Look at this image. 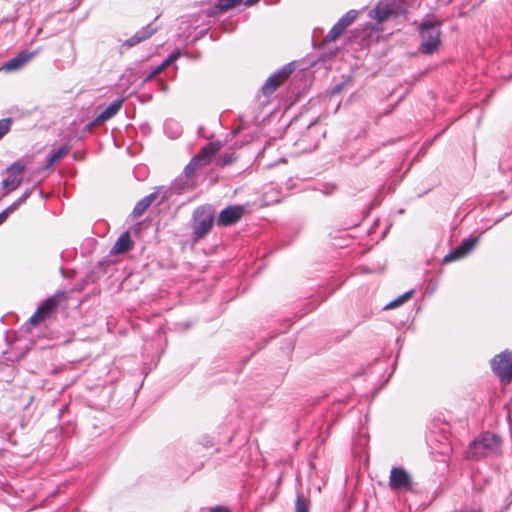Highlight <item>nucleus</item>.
<instances>
[{"label": "nucleus", "instance_id": "f257e3e1", "mask_svg": "<svg viewBox=\"0 0 512 512\" xmlns=\"http://www.w3.org/2000/svg\"><path fill=\"white\" fill-rule=\"evenodd\" d=\"M501 438L491 432H483L478 435L467 449V457L471 459H482L496 456L500 453Z\"/></svg>", "mask_w": 512, "mask_h": 512}, {"label": "nucleus", "instance_id": "f03ea898", "mask_svg": "<svg viewBox=\"0 0 512 512\" xmlns=\"http://www.w3.org/2000/svg\"><path fill=\"white\" fill-rule=\"evenodd\" d=\"M419 35L420 51L425 55L435 53L441 43L440 22L431 18L424 20L419 27Z\"/></svg>", "mask_w": 512, "mask_h": 512}, {"label": "nucleus", "instance_id": "7ed1b4c3", "mask_svg": "<svg viewBox=\"0 0 512 512\" xmlns=\"http://www.w3.org/2000/svg\"><path fill=\"white\" fill-rule=\"evenodd\" d=\"M214 208L212 205L206 204L197 207L193 212V235L196 240L205 237L213 227Z\"/></svg>", "mask_w": 512, "mask_h": 512}, {"label": "nucleus", "instance_id": "20e7f679", "mask_svg": "<svg viewBox=\"0 0 512 512\" xmlns=\"http://www.w3.org/2000/svg\"><path fill=\"white\" fill-rule=\"evenodd\" d=\"M490 364L492 371L501 381H512V352H501L491 359Z\"/></svg>", "mask_w": 512, "mask_h": 512}, {"label": "nucleus", "instance_id": "39448f33", "mask_svg": "<svg viewBox=\"0 0 512 512\" xmlns=\"http://www.w3.org/2000/svg\"><path fill=\"white\" fill-rule=\"evenodd\" d=\"M359 12L357 10H349L346 12L330 29L327 35L324 36L323 42L329 43L339 38L342 33L349 27L357 18Z\"/></svg>", "mask_w": 512, "mask_h": 512}, {"label": "nucleus", "instance_id": "423d86ee", "mask_svg": "<svg viewBox=\"0 0 512 512\" xmlns=\"http://www.w3.org/2000/svg\"><path fill=\"white\" fill-rule=\"evenodd\" d=\"M246 212L244 205H230L220 211L216 224L220 227H227L236 224Z\"/></svg>", "mask_w": 512, "mask_h": 512}, {"label": "nucleus", "instance_id": "0eeeda50", "mask_svg": "<svg viewBox=\"0 0 512 512\" xmlns=\"http://www.w3.org/2000/svg\"><path fill=\"white\" fill-rule=\"evenodd\" d=\"M412 485L410 474L401 467H393L390 472L389 486L392 490H407Z\"/></svg>", "mask_w": 512, "mask_h": 512}, {"label": "nucleus", "instance_id": "6e6552de", "mask_svg": "<svg viewBox=\"0 0 512 512\" xmlns=\"http://www.w3.org/2000/svg\"><path fill=\"white\" fill-rule=\"evenodd\" d=\"M478 243V237H469L464 239L453 251L447 254L443 262L449 263L467 256Z\"/></svg>", "mask_w": 512, "mask_h": 512}, {"label": "nucleus", "instance_id": "1a4fd4ad", "mask_svg": "<svg viewBox=\"0 0 512 512\" xmlns=\"http://www.w3.org/2000/svg\"><path fill=\"white\" fill-rule=\"evenodd\" d=\"M161 187L163 190L161 191L160 203L166 200L171 194H182L189 190L192 187V181L188 179L187 176L181 174L172 182L170 188Z\"/></svg>", "mask_w": 512, "mask_h": 512}, {"label": "nucleus", "instance_id": "9d476101", "mask_svg": "<svg viewBox=\"0 0 512 512\" xmlns=\"http://www.w3.org/2000/svg\"><path fill=\"white\" fill-rule=\"evenodd\" d=\"M396 0H380L376 7L370 11V16L378 22L387 20L391 15L396 14Z\"/></svg>", "mask_w": 512, "mask_h": 512}, {"label": "nucleus", "instance_id": "9b49d317", "mask_svg": "<svg viewBox=\"0 0 512 512\" xmlns=\"http://www.w3.org/2000/svg\"><path fill=\"white\" fill-rule=\"evenodd\" d=\"M124 102V99L123 98H119V99H116L114 100L109 106H107L94 120H92L91 122H89L86 126H85V129L87 131H91L92 128L97 124V123H101V122H105L109 119H111L112 117H114L118 111L121 109L122 107V104Z\"/></svg>", "mask_w": 512, "mask_h": 512}, {"label": "nucleus", "instance_id": "f8f14e48", "mask_svg": "<svg viewBox=\"0 0 512 512\" xmlns=\"http://www.w3.org/2000/svg\"><path fill=\"white\" fill-rule=\"evenodd\" d=\"M159 27L154 24V22L149 23L148 25L142 27L139 31H137L132 37L126 39L121 47L131 48L136 46L137 44L147 40L153 34L158 31Z\"/></svg>", "mask_w": 512, "mask_h": 512}, {"label": "nucleus", "instance_id": "ddd939ff", "mask_svg": "<svg viewBox=\"0 0 512 512\" xmlns=\"http://www.w3.org/2000/svg\"><path fill=\"white\" fill-rule=\"evenodd\" d=\"M163 190L162 187H157L154 192L150 193L149 195L145 196L141 200H139L132 211V215L135 218H138L144 214V212L148 209V207L157 199V197L161 194V191Z\"/></svg>", "mask_w": 512, "mask_h": 512}, {"label": "nucleus", "instance_id": "4468645a", "mask_svg": "<svg viewBox=\"0 0 512 512\" xmlns=\"http://www.w3.org/2000/svg\"><path fill=\"white\" fill-rule=\"evenodd\" d=\"M220 144L218 142H209L201 148L196 158L200 161L202 166L209 164L215 154L220 150Z\"/></svg>", "mask_w": 512, "mask_h": 512}, {"label": "nucleus", "instance_id": "2eb2a0df", "mask_svg": "<svg viewBox=\"0 0 512 512\" xmlns=\"http://www.w3.org/2000/svg\"><path fill=\"white\" fill-rule=\"evenodd\" d=\"M35 53H28L26 51H21L15 57L5 62L3 68L7 71H14L20 69L24 64H26Z\"/></svg>", "mask_w": 512, "mask_h": 512}, {"label": "nucleus", "instance_id": "dca6fc26", "mask_svg": "<svg viewBox=\"0 0 512 512\" xmlns=\"http://www.w3.org/2000/svg\"><path fill=\"white\" fill-rule=\"evenodd\" d=\"M133 242L128 231L123 232L116 240L111 252L114 254H123L131 250Z\"/></svg>", "mask_w": 512, "mask_h": 512}, {"label": "nucleus", "instance_id": "f3484780", "mask_svg": "<svg viewBox=\"0 0 512 512\" xmlns=\"http://www.w3.org/2000/svg\"><path fill=\"white\" fill-rule=\"evenodd\" d=\"M62 293L52 295L48 297L41 305L38 306L37 310L46 318L49 314L54 311L60 301Z\"/></svg>", "mask_w": 512, "mask_h": 512}, {"label": "nucleus", "instance_id": "a211bd4d", "mask_svg": "<svg viewBox=\"0 0 512 512\" xmlns=\"http://www.w3.org/2000/svg\"><path fill=\"white\" fill-rule=\"evenodd\" d=\"M71 146L69 144H64L59 147L56 151L51 152L47 156L46 160V168L53 167L57 162H59L62 158H64L67 153L70 151Z\"/></svg>", "mask_w": 512, "mask_h": 512}, {"label": "nucleus", "instance_id": "6ab92c4d", "mask_svg": "<svg viewBox=\"0 0 512 512\" xmlns=\"http://www.w3.org/2000/svg\"><path fill=\"white\" fill-rule=\"evenodd\" d=\"M282 81L273 73L262 86V92L265 96H270L281 85Z\"/></svg>", "mask_w": 512, "mask_h": 512}, {"label": "nucleus", "instance_id": "aec40b11", "mask_svg": "<svg viewBox=\"0 0 512 512\" xmlns=\"http://www.w3.org/2000/svg\"><path fill=\"white\" fill-rule=\"evenodd\" d=\"M243 0H219L213 10L208 14L209 16L214 15L218 12H225L229 9L234 8L240 4Z\"/></svg>", "mask_w": 512, "mask_h": 512}, {"label": "nucleus", "instance_id": "412c9836", "mask_svg": "<svg viewBox=\"0 0 512 512\" xmlns=\"http://www.w3.org/2000/svg\"><path fill=\"white\" fill-rule=\"evenodd\" d=\"M295 512H310V499L302 493L297 494Z\"/></svg>", "mask_w": 512, "mask_h": 512}, {"label": "nucleus", "instance_id": "4be33fe9", "mask_svg": "<svg viewBox=\"0 0 512 512\" xmlns=\"http://www.w3.org/2000/svg\"><path fill=\"white\" fill-rule=\"evenodd\" d=\"M200 167H203L200 163V161L198 160V158H196L195 156L191 159V161L185 166L184 170H183V173L182 175H185L188 177V179H191V177L193 176L194 172L200 168Z\"/></svg>", "mask_w": 512, "mask_h": 512}, {"label": "nucleus", "instance_id": "5701e85b", "mask_svg": "<svg viewBox=\"0 0 512 512\" xmlns=\"http://www.w3.org/2000/svg\"><path fill=\"white\" fill-rule=\"evenodd\" d=\"M413 293H414V290H410V291L405 292L404 294L400 295L398 298H396L393 301H391L388 304H386L384 309H386V310L387 309H393L395 307L400 306L401 304L406 302L408 299H410V297L412 296Z\"/></svg>", "mask_w": 512, "mask_h": 512}, {"label": "nucleus", "instance_id": "b1692460", "mask_svg": "<svg viewBox=\"0 0 512 512\" xmlns=\"http://www.w3.org/2000/svg\"><path fill=\"white\" fill-rule=\"evenodd\" d=\"M165 131L168 133L169 137L177 138L181 135V128L174 121H166L164 124Z\"/></svg>", "mask_w": 512, "mask_h": 512}, {"label": "nucleus", "instance_id": "393cba45", "mask_svg": "<svg viewBox=\"0 0 512 512\" xmlns=\"http://www.w3.org/2000/svg\"><path fill=\"white\" fill-rule=\"evenodd\" d=\"M295 65L293 62L288 63L281 67L278 71L275 72V74L278 76V78L284 82L290 74L294 71Z\"/></svg>", "mask_w": 512, "mask_h": 512}, {"label": "nucleus", "instance_id": "a878e982", "mask_svg": "<svg viewBox=\"0 0 512 512\" xmlns=\"http://www.w3.org/2000/svg\"><path fill=\"white\" fill-rule=\"evenodd\" d=\"M171 63H173L168 57L156 68H154L145 78L144 82H147L151 80L155 75L162 72L167 66H169Z\"/></svg>", "mask_w": 512, "mask_h": 512}, {"label": "nucleus", "instance_id": "bb28decb", "mask_svg": "<svg viewBox=\"0 0 512 512\" xmlns=\"http://www.w3.org/2000/svg\"><path fill=\"white\" fill-rule=\"evenodd\" d=\"M171 63H173L168 57L156 68H154L145 78L144 82H147L151 80L155 75L162 72L167 66H169Z\"/></svg>", "mask_w": 512, "mask_h": 512}, {"label": "nucleus", "instance_id": "cd10ccee", "mask_svg": "<svg viewBox=\"0 0 512 512\" xmlns=\"http://www.w3.org/2000/svg\"><path fill=\"white\" fill-rule=\"evenodd\" d=\"M21 184V180H16L15 177H7L2 181V187L6 189L8 192L14 191Z\"/></svg>", "mask_w": 512, "mask_h": 512}, {"label": "nucleus", "instance_id": "c85d7f7f", "mask_svg": "<svg viewBox=\"0 0 512 512\" xmlns=\"http://www.w3.org/2000/svg\"><path fill=\"white\" fill-rule=\"evenodd\" d=\"M236 159H237V156H236L235 152L224 153L218 159L217 164L219 166L224 167V166L232 164L233 162L236 161Z\"/></svg>", "mask_w": 512, "mask_h": 512}, {"label": "nucleus", "instance_id": "c756f323", "mask_svg": "<svg viewBox=\"0 0 512 512\" xmlns=\"http://www.w3.org/2000/svg\"><path fill=\"white\" fill-rule=\"evenodd\" d=\"M24 168V165L20 161H16L13 164H11L6 171L7 173L10 174V176L15 177L17 175H20L23 172Z\"/></svg>", "mask_w": 512, "mask_h": 512}, {"label": "nucleus", "instance_id": "7c9ffc66", "mask_svg": "<svg viewBox=\"0 0 512 512\" xmlns=\"http://www.w3.org/2000/svg\"><path fill=\"white\" fill-rule=\"evenodd\" d=\"M11 118H4L0 120V140L10 131Z\"/></svg>", "mask_w": 512, "mask_h": 512}, {"label": "nucleus", "instance_id": "2f4dec72", "mask_svg": "<svg viewBox=\"0 0 512 512\" xmlns=\"http://www.w3.org/2000/svg\"><path fill=\"white\" fill-rule=\"evenodd\" d=\"M23 202L20 201V198H18L16 201H14L11 205H9L6 209H4L1 213H5V218L7 219L9 217V215L11 213H13L14 211H16L18 209V207L22 204Z\"/></svg>", "mask_w": 512, "mask_h": 512}, {"label": "nucleus", "instance_id": "473e14b6", "mask_svg": "<svg viewBox=\"0 0 512 512\" xmlns=\"http://www.w3.org/2000/svg\"><path fill=\"white\" fill-rule=\"evenodd\" d=\"M44 319H45L44 316L38 310H36L33 313V315L29 318V322L32 325H37V324H39Z\"/></svg>", "mask_w": 512, "mask_h": 512}, {"label": "nucleus", "instance_id": "72a5a7b5", "mask_svg": "<svg viewBox=\"0 0 512 512\" xmlns=\"http://www.w3.org/2000/svg\"><path fill=\"white\" fill-rule=\"evenodd\" d=\"M76 61V52L73 44L71 45V54L68 57L67 64L69 67H71Z\"/></svg>", "mask_w": 512, "mask_h": 512}, {"label": "nucleus", "instance_id": "f704fd0d", "mask_svg": "<svg viewBox=\"0 0 512 512\" xmlns=\"http://www.w3.org/2000/svg\"><path fill=\"white\" fill-rule=\"evenodd\" d=\"M33 188L27 189L19 198L23 203L30 197Z\"/></svg>", "mask_w": 512, "mask_h": 512}, {"label": "nucleus", "instance_id": "c9c22d12", "mask_svg": "<svg viewBox=\"0 0 512 512\" xmlns=\"http://www.w3.org/2000/svg\"><path fill=\"white\" fill-rule=\"evenodd\" d=\"M209 512H230L228 508L224 506H216L210 509Z\"/></svg>", "mask_w": 512, "mask_h": 512}, {"label": "nucleus", "instance_id": "e433bc0d", "mask_svg": "<svg viewBox=\"0 0 512 512\" xmlns=\"http://www.w3.org/2000/svg\"><path fill=\"white\" fill-rule=\"evenodd\" d=\"M345 86V82H342V83H339L337 84L334 88H333V91L332 93L333 94H336V93H339Z\"/></svg>", "mask_w": 512, "mask_h": 512}, {"label": "nucleus", "instance_id": "4c0bfd02", "mask_svg": "<svg viewBox=\"0 0 512 512\" xmlns=\"http://www.w3.org/2000/svg\"><path fill=\"white\" fill-rule=\"evenodd\" d=\"M180 55V52L177 50V51H173L169 56L168 58L174 62Z\"/></svg>", "mask_w": 512, "mask_h": 512}, {"label": "nucleus", "instance_id": "58836bf2", "mask_svg": "<svg viewBox=\"0 0 512 512\" xmlns=\"http://www.w3.org/2000/svg\"><path fill=\"white\" fill-rule=\"evenodd\" d=\"M336 189V186L333 184H329L326 186L325 194H331Z\"/></svg>", "mask_w": 512, "mask_h": 512}, {"label": "nucleus", "instance_id": "ea45409f", "mask_svg": "<svg viewBox=\"0 0 512 512\" xmlns=\"http://www.w3.org/2000/svg\"><path fill=\"white\" fill-rule=\"evenodd\" d=\"M214 442H213V439L212 438H209L206 442H205V447H211L213 446Z\"/></svg>", "mask_w": 512, "mask_h": 512}, {"label": "nucleus", "instance_id": "a19ab883", "mask_svg": "<svg viewBox=\"0 0 512 512\" xmlns=\"http://www.w3.org/2000/svg\"><path fill=\"white\" fill-rule=\"evenodd\" d=\"M7 219L5 218V213L0 212V225L4 223Z\"/></svg>", "mask_w": 512, "mask_h": 512}]
</instances>
